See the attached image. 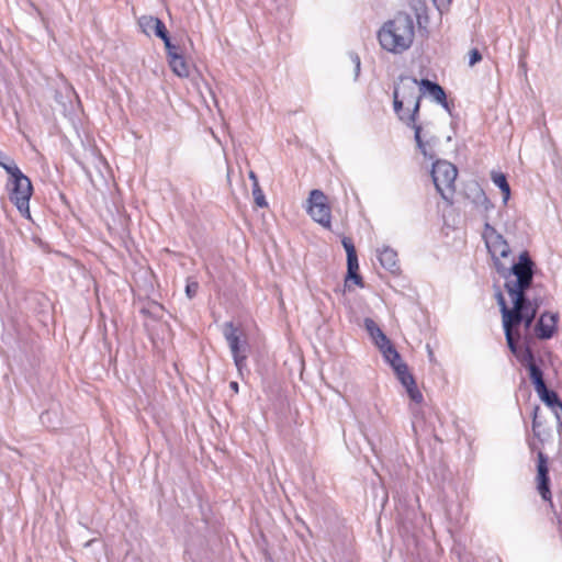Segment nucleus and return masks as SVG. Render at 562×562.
<instances>
[{"label":"nucleus","mask_w":562,"mask_h":562,"mask_svg":"<svg viewBox=\"0 0 562 562\" xmlns=\"http://www.w3.org/2000/svg\"><path fill=\"white\" fill-rule=\"evenodd\" d=\"M168 64L176 76L180 78H188L190 76V65L183 55L173 57V59L168 60Z\"/></svg>","instance_id":"nucleus-17"},{"label":"nucleus","mask_w":562,"mask_h":562,"mask_svg":"<svg viewBox=\"0 0 562 562\" xmlns=\"http://www.w3.org/2000/svg\"><path fill=\"white\" fill-rule=\"evenodd\" d=\"M493 183L499 188L503 193V203L506 204L510 198V188L507 182L506 176L498 171L491 172Z\"/></svg>","instance_id":"nucleus-19"},{"label":"nucleus","mask_w":562,"mask_h":562,"mask_svg":"<svg viewBox=\"0 0 562 562\" xmlns=\"http://www.w3.org/2000/svg\"><path fill=\"white\" fill-rule=\"evenodd\" d=\"M252 195L257 206L266 207L268 205L265 194L259 187V183H255V186H252Z\"/></svg>","instance_id":"nucleus-25"},{"label":"nucleus","mask_w":562,"mask_h":562,"mask_svg":"<svg viewBox=\"0 0 562 562\" xmlns=\"http://www.w3.org/2000/svg\"><path fill=\"white\" fill-rule=\"evenodd\" d=\"M427 348H428V355H429V357H430V358H432V356H434L432 350L430 349V347H429V346H427Z\"/></svg>","instance_id":"nucleus-40"},{"label":"nucleus","mask_w":562,"mask_h":562,"mask_svg":"<svg viewBox=\"0 0 562 562\" xmlns=\"http://www.w3.org/2000/svg\"><path fill=\"white\" fill-rule=\"evenodd\" d=\"M378 327H379L378 324L373 319H371V318L364 319V328L368 331V334L372 333Z\"/></svg>","instance_id":"nucleus-32"},{"label":"nucleus","mask_w":562,"mask_h":562,"mask_svg":"<svg viewBox=\"0 0 562 562\" xmlns=\"http://www.w3.org/2000/svg\"><path fill=\"white\" fill-rule=\"evenodd\" d=\"M420 82L412 77H401L393 92V106L398 119L407 125L416 121L419 111Z\"/></svg>","instance_id":"nucleus-3"},{"label":"nucleus","mask_w":562,"mask_h":562,"mask_svg":"<svg viewBox=\"0 0 562 562\" xmlns=\"http://www.w3.org/2000/svg\"><path fill=\"white\" fill-rule=\"evenodd\" d=\"M538 411L539 408L537 407L533 413L532 430L537 437H540V432L538 431V428L540 427V423L538 420Z\"/></svg>","instance_id":"nucleus-30"},{"label":"nucleus","mask_w":562,"mask_h":562,"mask_svg":"<svg viewBox=\"0 0 562 562\" xmlns=\"http://www.w3.org/2000/svg\"><path fill=\"white\" fill-rule=\"evenodd\" d=\"M483 238L490 254L495 260L497 272L505 277L508 268L501 262V259L507 258L510 252L507 241L490 224H485Z\"/></svg>","instance_id":"nucleus-7"},{"label":"nucleus","mask_w":562,"mask_h":562,"mask_svg":"<svg viewBox=\"0 0 562 562\" xmlns=\"http://www.w3.org/2000/svg\"><path fill=\"white\" fill-rule=\"evenodd\" d=\"M538 473H537V488L544 501L551 499V492L549 488V476H548V467L547 460L542 452L538 454Z\"/></svg>","instance_id":"nucleus-12"},{"label":"nucleus","mask_w":562,"mask_h":562,"mask_svg":"<svg viewBox=\"0 0 562 562\" xmlns=\"http://www.w3.org/2000/svg\"><path fill=\"white\" fill-rule=\"evenodd\" d=\"M402 385L406 389L409 398L419 404L423 402V394L417 389L414 378L407 372L402 376L397 378Z\"/></svg>","instance_id":"nucleus-16"},{"label":"nucleus","mask_w":562,"mask_h":562,"mask_svg":"<svg viewBox=\"0 0 562 562\" xmlns=\"http://www.w3.org/2000/svg\"><path fill=\"white\" fill-rule=\"evenodd\" d=\"M155 27L156 30L154 31L153 34H155L158 37H160L167 32L165 24L160 20H158V23H156Z\"/></svg>","instance_id":"nucleus-34"},{"label":"nucleus","mask_w":562,"mask_h":562,"mask_svg":"<svg viewBox=\"0 0 562 562\" xmlns=\"http://www.w3.org/2000/svg\"><path fill=\"white\" fill-rule=\"evenodd\" d=\"M415 37L413 19L406 13H398L386 21L378 32L381 47L393 54L407 50Z\"/></svg>","instance_id":"nucleus-2"},{"label":"nucleus","mask_w":562,"mask_h":562,"mask_svg":"<svg viewBox=\"0 0 562 562\" xmlns=\"http://www.w3.org/2000/svg\"><path fill=\"white\" fill-rule=\"evenodd\" d=\"M249 178L252 180V184H254V186H255V183H259V182H258V178H257V176L255 175V172H254V171H250V172H249Z\"/></svg>","instance_id":"nucleus-38"},{"label":"nucleus","mask_w":562,"mask_h":562,"mask_svg":"<svg viewBox=\"0 0 562 562\" xmlns=\"http://www.w3.org/2000/svg\"><path fill=\"white\" fill-rule=\"evenodd\" d=\"M481 59H482V55L476 48L470 50V53H469V66L470 67H473Z\"/></svg>","instance_id":"nucleus-28"},{"label":"nucleus","mask_w":562,"mask_h":562,"mask_svg":"<svg viewBox=\"0 0 562 562\" xmlns=\"http://www.w3.org/2000/svg\"><path fill=\"white\" fill-rule=\"evenodd\" d=\"M378 349L381 351L384 360L391 364L397 378L408 372L406 364L402 361L400 353L394 349L391 341L381 345Z\"/></svg>","instance_id":"nucleus-10"},{"label":"nucleus","mask_w":562,"mask_h":562,"mask_svg":"<svg viewBox=\"0 0 562 562\" xmlns=\"http://www.w3.org/2000/svg\"><path fill=\"white\" fill-rule=\"evenodd\" d=\"M199 284L196 282H191L187 285L186 292L189 297H193L198 291Z\"/></svg>","instance_id":"nucleus-31"},{"label":"nucleus","mask_w":562,"mask_h":562,"mask_svg":"<svg viewBox=\"0 0 562 562\" xmlns=\"http://www.w3.org/2000/svg\"><path fill=\"white\" fill-rule=\"evenodd\" d=\"M158 20L159 19L151 16V15H143L138 19V25L143 33L150 36L154 33V31L156 30L155 26H156V23H158Z\"/></svg>","instance_id":"nucleus-20"},{"label":"nucleus","mask_w":562,"mask_h":562,"mask_svg":"<svg viewBox=\"0 0 562 562\" xmlns=\"http://www.w3.org/2000/svg\"><path fill=\"white\" fill-rule=\"evenodd\" d=\"M223 335L228 344L237 371L241 375L246 368L249 351L246 336L233 323L224 324Z\"/></svg>","instance_id":"nucleus-5"},{"label":"nucleus","mask_w":562,"mask_h":562,"mask_svg":"<svg viewBox=\"0 0 562 562\" xmlns=\"http://www.w3.org/2000/svg\"><path fill=\"white\" fill-rule=\"evenodd\" d=\"M229 387L234 391V393H238V383L233 381L229 383Z\"/></svg>","instance_id":"nucleus-37"},{"label":"nucleus","mask_w":562,"mask_h":562,"mask_svg":"<svg viewBox=\"0 0 562 562\" xmlns=\"http://www.w3.org/2000/svg\"><path fill=\"white\" fill-rule=\"evenodd\" d=\"M439 11L447 9L452 0H432Z\"/></svg>","instance_id":"nucleus-33"},{"label":"nucleus","mask_w":562,"mask_h":562,"mask_svg":"<svg viewBox=\"0 0 562 562\" xmlns=\"http://www.w3.org/2000/svg\"><path fill=\"white\" fill-rule=\"evenodd\" d=\"M528 369H529L530 379L532 380V382L535 384L536 391H538L539 389H543V386H546V384L542 379L541 370L533 362L529 363Z\"/></svg>","instance_id":"nucleus-21"},{"label":"nucleus","mask_w":562,"mask_h":562,"mask_svg":"<svg viewBox=\"0 0 562 562\" xmlns=\"http://www.w3.org/2000/svg\"><path fill=\"white\" fill-rule=\"evenodd\" d=\"M353 61L356 64L357 71H359V69H360V58L357 55L353 57Z\"/></svg>","instance_id":"nucleus-39"},{"label":"nucleus","mask_w":562,"mask_h":562,"mask_svg":"<svg viewBox=\"0 0 562 562\" xmlns=\"http://www.w3.org/2000/svg\"><path fill=\"white\" fill-rule=\"evenodd\" d=\"M4 170L10 176L8 190L10 201L16 206L19 212L30 218V199L32 195L31 180L19 169V167L4 166Z\"/></svg>","instance_id":"nucleus-4"},{"label":"nucleus","mask_w":562,"mask_h":562,"mask_svg":"<svg viewBox=\"0 0 562 562\" xmlns=\"http://www.w3.org/2000/svg\"><path fill=\"white\" fill-rule=\"evenodd\" d=\"M165 48L167 52L168 60L173 59V57H178V56L182 55L180 47L172 43H169V46H165Z\"/></svg>","instance_id":"nucleus-27"},{"label":"nucleus","mask_w":562,"mask_h":562,"mask_svg":"<svg viewBox=\"0 0 562 562\" xmlns=\"http://www.w3.org/2000/svg\"><path fill=\"white\" fill-rule=\"evenodd\" d=\"M378 259L382 267L391 272L398 270L397 252L389 246H383L376 250Z\"/></svg>","instance_id":"nucleus-14"},{"label":"nucleus","mask_w":562,"mask_h":562,"mask_svg":"<svg viewBox=\"0 0 562 562\" xmlns=\"http://www.w3.org/2000/svg\"><path fill=\"white\" fill-rule=\"evenodd\" d=\"M306 211L313 221L325 228H330L331 207L323 191L315 189L310 192Z\"/></svg>","instance_id":"nucleus-8"},{"label":"nucleus","mask_w":562,"mask_h":562,"mask_svg":"<svg viewBox=\"0 0 562 562\" xmlns=\"http://www.w3.org/2000/svg\"><path fill=\"white\" fill-rule=\"evenodd\" d=\"M420 87H422V89H420L422 94H428L438 103L445 102L446 93L439 85L424 79L420 81Z\"/></svg>","instance_id":"nucleus-15"},{"label":"nucleus","mask_w":562,"mask_h":562,"mask_svg":"<svg viewBox=\"0 0 562 562\" xmlns=\"http://www.w3.org/2000/svg\"><path fill=\"white\" fill-rule=\"evenodd\" d=\"M373 344L378 347L381 345H385V342L390 341V339L384 335L380 327L375 328L372 333L369 334Z\"/></svg>","instance_id":"nucleus-26"},{"label":"nucleus","mask_w":562,"mask_h":562,"mask_svg":"<svg viewBox=\"0 0 562 562\" xmlns=\"http://www.w3.org/2000/svg\"><path fill=\"white\" fill-rule=\"evenodd\" d=\"M552 412L555 415L560 427H562V412H558V411H552Z\"/></svg>","instance_id":"nucleus-36"},{"label":"nucleus","mask_w":562,"mask_h":562,"mask_svg":"<svg viewBox=\"0 0 562 562\" xmlns=\"http://www.w3.org/2000/svg\"><path fill=\"white\" fill-rule=\"evenodd\" d=\"M515 280L507 281L505 286L508 292L513 307H507L503 295H497L503 316V326L507 345L513 353L517 355V340L529 337L530 326L536 317L537 307L525 299V290L529 288L532 280V261L527 252H521L519 261L510 268Z\"/></svg>","instance_id":"nucleus-1"},{"label":"nucleus","mask_w":562,"mask_h":562,"mask_svg":"<svg viewBox=\"0 0 562 562\" xmlns=\"http://www.w3.org/2000/svg\"><path fill=\"white\" fill-rule=\"evenodd\" d=\"M0 166L4 169V166H13L18 167L12 159L7 157L1 150H0Z\"/></svg>","instance_id":"nucleus-29"},{"label":"nucleus","mask_w":562,"mask_h":562,"mask_svg":"<svg viewBox=\"0 0 562 562\" xmlns=\"http://www.w3.org/2000/svg\"><path fill=\"white\" fill-rule=\"evenodd\" d=\"M557 325V315L544 313L540 316L538 324L535 328L536 335L539 338L547 339L550 338L554 330Z\"/></svg>","instance_id":"nucleus-13"},{"label":"nucleus","mask_w":562,"mask_h":562,"mask_svg":"<svg viewBox=\"0 0 562 562\" xmlns=\"http://www.w3.org/2000/svg\"><path fill=\"white\" fill-rule=\"evenodd\" d=\"M342 246L347 252V265H348V267L352 268L353 266H356V262H358L353 243L351 241L350 238H344Z\"/></svg>","instance_id":"nucleus-22"},{"label":"nucleus","mask_w":562,"mask_h":562,"mask_svg":"<svg viewBox=\"0 0 562 562\" xmlns=\"http://www.w3.org/2000/svg\"><path fill=\"white\" fill-rule=\"evenodd\" d=\"M465 196L479 212H488L493 207L483 189L475 182L468 186Z\"/></svg>","instance_id":"nucleus-11"},{"label":"nucleus","mask_w":562,"mask_h":562,"mask_svg":"<svg viewBox=\"0 0 562 562\" xmlns=\"http://www.w3.org/2000/svg\"><path fill=\"white\" fill-rule=\"evenodd\" d=\"M409 5H411L412 10L415 12V15L418 21H420L423 18H426L427 5H426L425 1L411 0Z\"/></svg>","instance_id":"nucleus-23"},{"label":"nucleus","mask_w":562,"mask_h":562,"mask_svg":"<svg viewBox=\"0 0 562 562\" xmlns=\"http://www.w3.org/2000/svg\"><path fill=\"white\" fill-rule=\"evenodd\" d=\"M358 269H359L358 262H356V266H353L352 268L348 267V274H347V278H346V281H345V285L346 286H349V282H351V281L355 284L362 286L361 278L357 273Z\"/></svg>","instance_id":"nucleus-24"},{"label":"nucleus","mask_w":562,"mask_h":562,"mask_svg":"<svg viewBox=\"0 0 562 562\" xmlns=\"http://www.w3.org/2000/svg\"><path fill=\"white\" fill-rule=\"evenodd\" d=\"M458 176L456 166L447 160H437L432 165L431 177L437 191L445 200H449L454 191Z\"/></svg>","instance_id":"nucleus-6"},{"label":"nucleus","mask_w":562,"mask_h":562,"mask_svg":"<svg viewBox=\"0 0 562 562\" xmlns=\"http://www.w3.org/2000/svg\"><path fill=\"white\" fill-rule=\"evenodd\" d=\"M537 393L541 401L544 402L551 408V411L562 412V403L554 392H551L547 389V386H543V389H539Z\"/></svg>","instance_id":"nucleus-18"},{"label":"nucleus","mask_w":562,"mask_h":562,"mask_svg":"<svg viewBox=\"0 0 562 562\" xmlns=\"http://www.w3.org/2000/svg\"><path fill=\"white\" fill-rule=\"evenodd\" d=\"M159 38H161L164 41V44L165 46H169V43H171L169 36H168V32H166L164 35H161Z\"/></svg>","instance_id":"nucleus-35"},{"label":"nucleus","mask_w":562,"mask_h":562,"mask_svg":"<svg viewBox=\"0 0 562 562\" xmlns=\"http://www.w3.org/2000/svg\"><path fill=\"white\" fill-rule=\"evenodd\" d=\"M415 132V140L422 154L432 159L435 157V146L437 144V137L431 133L428 126H423L416 123H411Z\"/></svg>","instance_id":"nucleus-9"}]
</instances>
